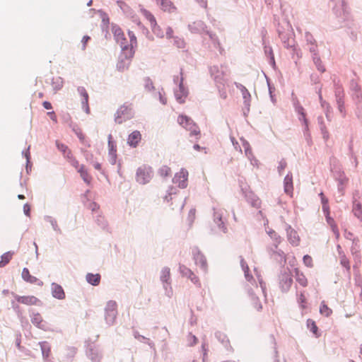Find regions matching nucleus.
<instances>
[{"label": "nucleus", "instance_id": "1", "mask_svg": "<svg viewBox=\"0 0 362 362\" xmlns=\"http://www.w3.org/2000/svg\"><path fill=\"white\" fill-rule=\"evenodd\" d=\"M277 31L286 48L288 49L295 47L294 33L291 24H278Z\"/></svg>", "mask_w": 362, "mask_h": 362}, {"label": "nucleus", "instance_id": "2", "mask_svg": "<svg viewBox=\"0 0 362 362\" xmlns=\"http://www.w3.org/2000/svg\"><path fill=\"white\" fill-rule=\"evenodd\" d=\"M134 117V112L132 110V105H122L116 112L115 115V122L117 124H122Z\"/></svg>", "mask_w": 362, "mask_h": 362}, {"label": "nucleus", "instance_id": "3", "mask_svg": "<svg viewBox=\"0 0 362 362\" xmlns=\"http://www.w3.org/2000/svg\"><path fill=\"white\" fill-rule=\"evenodd\" d=\"M153 177L152 168L147 165H142L138 168L136 173V180L141 185H145L150 182Z\"/></svg>", "mask_w": 362, "mask_h": 362}, {"label": "nucleus", "instance_id": "4", "mask_svg": "<svg viewBox=\"0 0 362 362\" xmlns=\"http://www.w3.org/2000/svg\"><path fill=\"white\" fill-rule=\"evenodd\" d=\"M362 194L359 190H355L352 195V213L359 221L362 222Z\"/></svg>", "mask_w": 362, "mask_h": 362}, {"label": "nucleus", "instance_id": "5", "mask_svg": "<svg viewBox=\"0 0 362 362\" xmlns=\"http://www.w3.org/2000/svg\"><path fill=\"white\" fill-rule=\"evenodd\" d=\"M178 123L187 131L190 132V135H199L200 130L196 123L186 115H180L177 117Z\"/></svg>", "mask_w": 362, "mask_h": 362}, {"label": "nucleus", "instance_id": "6", "mask_svg": "<svg viewBox=\"0 0 362 362\" xmlns=\"http://www.w3.org/2000/svg\"><path fill=\"white\" fill-rule=\"evenodd\" d=\"M209 71L218 88L225 86L227 79L225 78L226 74L222 69H220L218 66L214 65L209 68Z\"/></svg>", "mask_w": 362, "mask_h": 362}, {"label": "nucleus", "instance_id": "7", "mask_svg": "<svg viewBox=\"0 0 362 362\" xmlns=\"http://www.w3.org/2000/svg\"><path fill=\"white\" fill-rule=\"evenodd\" d=\"M160 279L163 284V288L165 290V294L169 298L173 296V289L170 282V269L169 267H164L161 270Z\"/></svg>", "mask_w": 362, "mask_h": 362}, {"label": "nucleus", "instance_id": "8", "mask_svg": "<svg viewBox=\"0 0 362 362\" xmlns=\"http://www.w3.org/2000/svg\"><path fill=\"white\" fill-rule=\"evenodd\" d=\"M105 319L107 324L112 325L117 317V303L114 300H109L107 303Z\"/></svg>", "mask_w": 362, "mask_h": 362}, {"label": "nucleus", "instance_id": "9", "mask_svg": "<svg viewBox=\"0 0 362 362\" xmlns=\"http://www.w3.org/2000/svg\"><path fill=\"white\" fill-rule=\"evenodd\" d=\"M153 33L159 37H163L165 35L168 38L173 37V30L166 24H151Z\"/></svg>", "mask_w": 362, "mask_h": 362}, {"label": "nucleus", "instance_id": "10", "mask_svg": "<svg viewBox=\"0 0 362 362\" xmlns=\"http://www.w3.org/2000/svg\"><path fill=\"white\" fill-rule=\"evenodd\" d=\"M183 81L184 78L182 69H180V78L179 81L178 89L175 90L174 92L175 99L179 103H185V99L188 95V90L186 87H185Z\"/></svg>", "mask_w": 362, "mask_h": 362}, {"label": "nucleus", "instance_id": "11", "mask_svg": "<svg viewBox=\"0 0 362 362\" xmlns=\"http://www.w3.org/2000/svg\"><path fill=\"white\" fill-rule=\"evenodd\" d=\"M279 287L282 292H287L289 291L293 284V279L290 272H281L279 276Z\"/></svg>", "mask_w": 362, "mask_h": 362}, {"label": "nucleus", "instance_id": "12", "mask_svg": "<svg viewBox=\"0 0 362 362\" xmlns=\"http://www.w3.org/2000/svg\"><path fill=\"white\" fill-rule=\"evenodd\" d=\"M192 255L195 264L199 266L202 269L206 271L207 269L206 259L197 247L192 248Z\"/></svg>", "mask_w": 362, "mask_h": 362}, {"label": "nucleus", "instance_id": "13", "mask_svg": "<svg viewBox=\"0 0 362 362\" xmlns=\"http://www.w3.org/2000/svg\"><path fill=\"white\" fill-rule=\"evenodd\" d=\"M188 172L185 169H181L176 173L173 179L175 184H177L180 188L184 189L187 186Z\"/></svg>", "mask_w": 362, "mask_h": 362}, {"label": "nucleus", "instance_id": "14", "mask_svg": "<svg viewBox=\"0 0 362 362\" xmlns=\"http://www.w3.org/2000/svg\"><path fill=\"white\" fill-rule=\"evenodd\" d=\"M111 134L108 135V160L111 165H115L117 162V146L112 140Z\"/></svg>", "mask_w": 362, "mask_h": 362}, {"label": "nucleus", "instance_id": "15", "mask_svg": "<svg viewBox=\"0 0 362 362\" xmlns=\"http://www.w3.org/2000/svg\"><path fill=\"white\" fill-rule=\"evenodd\" d=\"M268 252L272 257H273L281 265H284L286 258L284 252L281 250L275 249L274 247H269Z\"/></svg>", "mask_w": 362, "mask_h": 362}, {"label": "nucleus", "instance_id": "16", "mask_svg": "<svg viewBox=\"0 0 362 362\" xmlns=\"http://www.w3.org/2000/svg\"><path fill=\"white\" fill-rule=\"evenodd\" d=\"M13 296L16 298V300L22 304H25L27 305H37V303L40 301L37 298L34 296H18L13 293H12Z\"/></svg>", "mask_w": 362, "mask_h": 362}, {"label": "nucleus", "instance_id": "17", "mask_svg": "<svg viewBox=\"0 0 362 362\" xmlns=\"http://www.w3.org/2000/svg\"><path fill=\"white\" fill-rule=\"evenodd\" d=\"M156 5L164 12L173 13L176 7L170 0H155Z\"/></svg>", "mask_w": 362, "mask_h": 362}, {"label": "nucleus", "instance_id": "18", "mask_svg": "<svg viewBox=\"0 0 362 362\" xmlns=\"http://www.w3.org/2000/svg\"><path fill=\"white\" fill-rule=\"evenodd\" d=\"M234 85L235 86V87L238 89H239L240 90L242 95H243V103H244L245 106L249 110V107L250 106V100H251V95H250V92L245 88V86H244L241 83L235 82Z\"/></svg>", "mask_w": 362, "mask_h": 362}, {"label": "nucleus", "instance_id": "19", "mask_svg": "<svg viewBox=\"0 0 362 362\" xmlns=\"http://www.w3.org/2000/svg\"><path fill=\"white\" fill-rule=\"evenodd\" d=\"M179 269L182 276H187L192 281L193 284L197 285L198 286H200L199 278L193 273V272L191 269H189L185 265H180Z\"/></svg>", "mask_w": 362, "mask_h": 362}, {"label": "nucleus", "instance_id": "20", "mask_svg": "<svg viewBox=\"0 0 362 362\" xmlns=\"http://www.w3.org/2000/svg\"><path fill=\"white\" fill-rule=\"evenodd\" d=\"M115 39L117 43L119 44L120 47L127 44V40L124 37L122 30L117 25H114L112 28Z\"/></svg>", "mask_w": 362, "mask_h": 362}, {"label": "nucleus", "instance_id": "21", "mask_svg": "<svg viewBox=\"0 0 362 362\" xmlns=\"http://www.w3.org/2000/svg\"><path fill=\"white\" fill-rule=\"evenodd\" d=\"M215 336L218 341L224 346L227 351H233V347L230 346V340L225 333L221 331H218L215 333Z\"/></svg>", "mask_w": 362, "mask_h": 362}, {"label": "nucleus", "instance_id": "22", "mask_svg": "<svg viewBox=\"0 0 362 362\" xmlns=\"http://www.w3.org/2000/svg\"><path fill=\"white\" fill-rule=\"evenodd\" d=\"M350 89L352 91L353 98L361 102L362 100V91L361 88L355 80H351L350 82Z\"/></svg>", "mask_w": 362, "mask_h": 362}, {"label": "nucleus", "instance_id": "23", "mask_svg": "<svg viewBox=\"0 0 362 362\" xmlns=\"http://www.w3.org/2000/svg\"><path fill=\"white\" fill-rule=\"evenodd\" d=\"M31 322L36 326L37 328L47 330V325L46 322H45L39 313H33L31 316Z\"/></svg>", "mask_w": 362, "mask_h": 362}, {"label": "nucleus", "instance_id": "24", "mask_svg": "<svg viewBox=\"0 0 362 362\" xmlns=\"http://www.w3.org/2000/svg\"><path fill=\"white\" fill-rule=\"evenodd\" d=\"M21 276L24 281H25L30 284H36L38 286L43 285V282L42 281H40L35 276L30 275V272H29L28 269H27V268H23V271H22Z\"/></svg>", "mask_w": 362, "mask_h": 362}, {"label": "nucleus", "instance_id": "25", "mask_svg": "<svg viewBox=\"0 0 362 362\" xmlns=\"http://www.w3.org/2000/svg\"><path fill=\"white\" fill-rule=\"evenodd\" d=\"M284 188L286 194L292 195L293 192V175L289 172L284 177Z\"/></svg>", "mask_w": 362, "mask_h": 362}, {"label": "nucleus", "instance_id": "26", "mask_svg": "<svg viewBox=\"0 0 362 362\" xmlns=\"http://www.w3.org/2000/svg\"><path fill=\"white\" fill-rule=\"evenodd\" d=\"M77 90L83 97V100L81 102L82 107L84 109L85 112L88 114L90 112V108L88 106V94L86 88L83 86L78 87Z\"/></svg>", "mask_w": 362, "mask_h": 362}, {"label": "nucleus", "instance_id": "27", "mask_svg": "<svg viewBox=\"0 0 362 362\" xmlns=\"http://www.w3.org/2000/svg\"><path fill=\"white\" fill-rule=\"evenodd\" d=\"M286 233L289 243L294 246H297L300 242L297 232L291 228V226H287Z\"/></svg>", "mask_w": 362, "mask_h": 362}, {"label": "nucleus", "instance_id": "28", "mask_svg": "<svg viewBox=\"0 0 362 362\" xmlns=\"http://www.w3.org/2000/svg\"><path fill=\"white\" fill-rule=\"evenodd\" d=\"M141 139V133L136 130L132 132L127 139V144L133 148H136Z\"/></svg>", "mask_w": 362, "mask_h": 362}, {"label": "nucleus", "instance_id": "29", "mask_svg": "<svg viewBox=\"0 0 362 362\" xmlns=\"http://www.w3.org/2000/svg\"><path fill=\"white\" fill-rule=\"evenodd\" d=\"M214 221L222 232L224 233L227 232V227L222 219V214L218 211H216L215 209H214Z\"/></svg>", "mask_w": 362, "mask_h": 362}, {"label": "nucleus", "instance_id": "30", "mask_svg": "<svg viewBox=\"0 0 362 362\" xmlns=\"http://www.w3.org/2000/svg\"><path fill=\"white\" fill-rule=\"evenodd\" d=\"M52 294L55 298L62 300L65 298V293L63 288L57 283L52 284Z\"/></svg>", "mask_w": 362, "mask_h": 362}, {"label": "nucleus", "instance_id": "31", "mask_svg": "<svg viewBox=\"0 0 362 362\" xmlns=\"http://www.w3.org/2000/svg\"><path fill=\"white\" fill-rule=\"evenodd\" d=\"M121 48L122 52L119 57L131 61L134 54V51L133 50V46L129 45L127 44L124 45H122Z\"/></svg>", "mask_w": 362, "mask_h": 362}, {"label": "nucleus", "instance_id": "32", "mask_svg": "<svg viewBox=\"0 0 362 362\" xmlns=\"http://www.w3.org/2000/svg\"><path fill=\"white\" fill-rule=\"evenodd\" d=\"M295 108H296V111L297 112V113L300 115V117H299V120L303 121V123L305 126V131L308 132V121L306 119L304 108L303 107V106L299 105L298 103H296Z\"/></svg>", "mask_w": 362, "mask_h": 362}, {"label": "nucleus", "instance_id": "33", "mask_svg": "<svg viewBox=\"0 0 362 362\" xmlns=\"http://www.w3.org/2000/svg\"><path fill=\"white\" fill-rule=\"evenodd\" d=\"M87 355L93 362H100L102 357L98 350L92 346L88 348Z\"/></svg>", "mask_w": 362, "mask_h": 362}, {"label": "nucleus", "instance_id": "34", "mask_svg": "<svg viewBox=\"0 0 362 362\" xmlns=\"http://www.w3.org/2000/svg\"><path fill=\"white\" fill-rule=\"evenodd\" d=\"M296 281L303 287L308 286V279L304 274L300 272L298 268L294 269Z\"/></svg>", "mask_w": 362, "mask_h": 362}, {"label": "nucleus", "instance_id": "35", "mask_svg": "<svg viewBox=\"0 0 362 362\" xmlns=\"http://www.w3.org/2000/svg\"><path fill=\"white\" fill-rule=\"evenodd\" d=\"M267 234L273 240V246L272 247H274L275 249L278 248L279 245L281 242V238L280 235L273 229H269L267 230Z\"/></svg>", "mask_w": 362, "mask_h": 362}, {"label": "nucleus", "instance_id": "36", "mask_svg": "<svg viewBox=\"0 0 362 362\" xmlns=\"http://www.w3.org/2000/svg\"><path fill=\"white\" fill-rule=\"evenodd\" d=\"M247 201L255 208H259L261 205L260 199L252 192H249L245 195Z\"/></svg>", "mask_w": 362, "mask_h": 362}, {"label": "nucleus", "instance_id": "37", "mask_svg": "<svg viewBox=\"0 0 362 362\" xmlns=\"http://www.w3.org/2000/svg\"><path fill=\"white\" fill-rule=\"evenodd\" d=\"M77 349L74 346H67L64 352V361L66 362H71L76 354Z\"/></svg>", "mask_w": 362, "mask_h": 362}, {"label": "nucleus", "instance_id": "38", "mask_svg": "<svg viewBox=\"0 0 362 362\" xmlns=\"http://www.w3.org/2000/svg\"><path fill=\"white\" fill-rule=\"evenodd\" d=\"M39 344L42 351V357L45 360H47L51 351L50 345L47 341H41Z\"/></svg>", "mask_w": 362, "mask_h": 362}, {"label": "nucleus", "instance_id": "39", "mask_svg": "<svg viewBox=\"0 0 362 362\" xmlns=\"http://www.w3.org/2000/svg\"><path fill=\"white\" fill-rule=\"evenodd\" d=\"M86 279L90 284L93 286H98L100 281V275L99 274H93L92 273H88Z\"/></svg>", "mask_w": 362, "mask_h": 362}, {"label": "nucleus", "instance_id": "40", "mask_svg": "<svg viewBox=\"0 0 362 362\" xmlns=\"http://www.w3.org/2000/svg\"><path fill=\"white\" fill-rule=\"evenodd\" d=\"M13 255L14 252L13 251H8L4 253L1 256L0 268L4 267L7 264H8Z\"/></svg>", "mask_w": 362, "mask_h": 362}, {"label": "nucleus", "instance_id": "41", "mask_svg": "<svg viewBox=\"0 0 362 362\" xmlns=\"http://www.w3.org/2000/svg\"><path fill=\"white\" fill-rule=\"evenodd\" d=\"M83 180L88 185H90L92 180L91 176L88 174V171L85 170L83 165H82L78 170Z\"/></svg>", "mask_w": 362, "mask_h": 362}, {"label": "nucleus", "instance_id": "42", "mask_svg": "<svg viewBox=\"0 0 362 362\" xmlns=\"http://www.w3.org/2000/svg\"><path fill=\"white\" fill-rule=\"evenodd\" d=\"M93 17L95 20L101 21L102 23H106L109 21V17L106 13L101 10L95 11L93 13Z\"/></svg>", "mask_w": 362, "mask_h": 362}, {"label": "nucleus", "instance_id": "43", "mask_svg": "<svg viewBox=\"0 0 362 362\" xmlns=\"http://www.w3.org/2000/svg\"><path fill=\"white\" fill-rule=\"evenodd\" d=\"M130 64V61L119 57V61L117 64V69L119 71H124L127 69Z\"/></svg>", "mask_w": 362, "mask_h": 362}, {"label": "nucleus", "instance_id": "44", "mask_svg": "<svg viewBox=\"0 0 362 362\" xmlns=\"http://www.w3.org/2000/svg\"><path fill=\"white\" fill-rule=\"evenodd\" d=\"M334 96L337 97H344V92L342 88L341 84L339 83V81H336L334 80Z\"/></svg>", "mask_w": 362, "mask_h": 362}, {"label": "nucleus", "instance_id": "45", "mask_svg": "<svg viewBox=\"0 0 362 362\" xmlns=\"http://www.w3.org/2000/svg\"><path fill=\"white\" fill-rule=\"evenodd\" d=\"M339 257H340V264L341 265L344 267L347 272H350L351 266L350 262L348 258L346 257V255L343 253L339 252Z\"/></svg>", "mask_w": 362, "mask_h": 362}, {"label": "nucleus", "instance_id": "46", "mask_svg": "<svg viewBox=\"0 0 362 362\" xmlns=\"http://www.w3.org/2000/svg\"><path fill=\"white\" fill-rule=\"evenodd\" d=\"M64 81L61 77L53 78L52 86L55 91L59 90L63 87Z\"/></svg>", "mask_w": 362, "mask_h": 362}, {"label": "nucleus", "instance_id": "47", "mask_svg": "<svg viewBox=\"0 0 362 362\" xmlns=\"http://www.w3.org/2000/svg\"><path fill=\"white\" fill-rule=\"evenodd\" d=\"M317 94H318V97H319V100H320L321 106L323 108L326 109V117L328 118L329 117L328 112H329L331 107L328 103H327L325 100H323L322 95V92H321V88L319 89Z\"/></svg>", "mask_w": 362, "mask_h": 362}, {"label": "nucleus", "instance_id": "48", "mask_svg": "<svg viewBox=\"0 0 362 362\" xmlns=\"http://www.w3.org/2000/svg\"><path fill=\"white\" fill-rule=\"evenodd\" d=\"M313 60L317 70L322 73H324L325 71V68L322 64V62L320 56H313Z\"/></svg>", "mask_w": 362, "mask_h": 362}, {"label": "nucleus", "instance_id": "49", "mask_svg": "<svg viewBox=\"0 0 362 362\" xmlns=\"http://www.w3.org/2000/svg\"><path fill=\"white\" fill-rule=\"evenodd\" d=\"M318 122L320 123V130H321V133L322 134V137L325 141H327L329 135L328 130L327 129V128L322 121V117H318Z\"/></svg>", "mask_w": 362, "mask_h": 362}, {"label": "nucleus", "instance_id": "50", "mask_svg": "<svg viewBox=\"0 0 362 362\" xmlns=\"http://www.w3.org/2000/svg\"><path fill=\"white\" fill-rule=\"evenodd\" d=\"M307 326L308 328L310 329V332H312L316 337H319L318 334V328L316 325V323L315 321H313L311 319H308L307 320Z\"/></svg>", "mask_w": 362, "mask_h": 362}, {"label": "nucleus", "instance_id": "51", "mask_svg": "<svg viewBox=\"0 0 362 362\" xmlns=\"http://www.w3.org/2000/svg\"><path fill=\"white\" fill-rule=\"evenodd\" d=\"M320 313L325 317H329L332 313V310L325 304V301H322L320 307Z\"/></svg>", "mask_w": 362, "mask_h": 362}, {"label": "nucleus", "instance_id": "52", "mask_svg": "<svg viewBox=\"0 0 362 362\" xmlns=\"http://www.w3.org/2000/svg\"><path fill=\"white\" fill-rule=\"evenodd\" d=\"M264 53L268 57H269L270 63L274 66L275 60H274V56L273 54L272 48L269 46H265L264 47Z\"/></svg>", "mask_w": 362, "mask_h": 362}, {"label": "nucleus", "instance_id": "53", "mask_svg": "<svg viewBox=\"0 0 362 362\" xmlns=\"http://www.w3.org/2000/svg\"><path fill=\"white\" fill-rule=\"evenodd\" d=\"M46 220H47L48 222H49V223H50V224L52 225V226L53 229H54L55 231H57V232H58V233H61V230H60V228H59V226H58V225H57V221H56L54 218H53L52 216H47V217H46Z\"/></svg>", "mask_w": 362, "mask_h": 362}, {"label": "nucleus", "instance_id": "54", "mask_svg": "<svg viewBox=\"0 0 362 362\" xmlns=\"http://www.w3.org/2000/svg\"><path fill=\"white\" fill-rule=\"evenodd\" d=\"M303 264H305V266H306L307 267H309V268L313 267V258L311 257V256H310L308 255H304L303 258Z\"/></svg>", "mask_w": 362, "mask_h": 362}, {"label": "nucleus", "instance_id": "55", "mask_svg": "<svg viewBox=\"0 0 362 362\" xmlns=\"http://www.w3.org/2000/svg\"><path fill=\"white\" fill-rule=\"evenodd\" d=\"M158 173L160 176L167 177L171 173V170L168 166L163 165L159 169Z\"/></svg>", "mask_w": 362, "mask_h": 362}, {"label": "nucleus", "instance_id": "56", "mask_svg": "<svg viewBox=\"0 0 362 362\" xmlns=\"http://www.w3.org/2000/svg\"><path fill=\"white\" fill-rule=\"evenodd\" d=\"M144 86L148 91L153 90L155 89L153 81L149 77H146L144 78Z\"/></svg>", "mask_w": 362, "mask_h": 362}, {"label": "nucleus", "instance_id": "57", "mask_svg": "<svg viewBox=\"0 0 362 362\" xmlns=\"http://www.w3.org/2000/svg\"><path fill=\"white\" fill-rule=\"evenodd\" d=\"M141 12L142 15L146 18V21H150V22L155 21L154 16L148 11H147L144 8H142V9H141Z\"/></svg>", "mask_w": 362, "mask_h": 362}, {"label": "nucleus", "instance_id": "58", "mask_svg": "<svg viewBox=\"0 0 362 362\" xmlns=\"http://www.w3.org/2000/svg\"><path fill=\"white\" fill-rule=\"evenodd\" d=\"M197 341H198V339L195 335L192 334V333L188 334L187 342H188L189 346H194L197 343Z\"/></svg>", "mask_w": 362, "mask_h": 362}, {"label": "nucleus", "instance_id": "59", "mask_svg": "<svg viewBox=\"0 0 362 362\" xmlns=\"http://www.w3.org/2000/svg\"><path fill=\"white\" fill-rule=\"evenodd\" d=\"M252 300L253 301V307L257 310L259 311L262 308V305L261 302L259 301V299L256 296H252Z\"/></svg>", "mask_w": 362, "mask_h": 362}, {"label": "nucleus", "instance_id": "60", "mask_svg": "<svg viewBox=\"0 0 362 362\" xmlns=\"http://www.w3.org/2000/svg\"><path fill=\"white\" fill-rule=\"evenodd\" d=\"M298 302L301 308H305L306 298L303 292H301L298 297Z\"/></svg>", "mask_w": 362, "mask_h": 362}, {"label": "nucleus", "instance_id": "61", "mask_svg": "<svg viewBox=\"0 0 362 362\" xmlns=\"http://www.w3.org/2000/svg\"><path fill=\"white\" fill-rule=\"evenodd\" d=\"M243 147H244V149H245V155L249 158H250L251 156H253L252 153V149L250 146V144L247 141H245L243 143Z\"/></svg>", "mask_w": 362, "mask_h": 362}, {"label": "nucleus", "instance_id": "62", "mask_svg": "<svg viewBox=\"0 0 362 362\" xmlns=\"http://www.w3.org/2000/svg\"><path fill=\"white\" fill-rule=\"evenodd\" d=\"M56 146L58 150L62 151L64 153V155H65L66 151L69 150L68 146L66 145L61 144L58 141H56Z\"/></svg>", "mask_w": 362, "mask_h": 362}, {"label": "nucleus", "instance_id": "63", "mask_svg": "<svg viewBox=\"0 0 362 362\" xmlns=\"http://www.w3.org/2000/svg\"><path fill=\"white\" fill-rule=\"evenodd\" d=\"M287 166V163L285 159H281L279 161V165H278V172L279 174H281L282 170H284Z\"/></svg>", "mask_w": 362, "mask_h": 362}, {"label": "nucleus", "instance_id": "64", "mask_svg": "<svg viewBox=\"0 0 362 362\" xmlns=\"http://www.w3.org/2000/svg\"><path fill=\"white\" fill-rule=\"evenodd\" d=\"M338 185H346L348 182V178L344 175H341L337 179Z\"/></svg>", "mask_w": 362, "mask_h": 362}]
</instances>
